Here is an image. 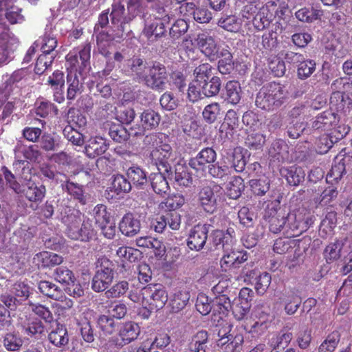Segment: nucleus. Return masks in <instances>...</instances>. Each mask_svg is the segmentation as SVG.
Segmentation results:
<instances>
[{
  "label": "nucleus",
  "mask_w": 352,
  "mask_h": 352,
  "mask_svg": "<svg viewBox=\"0 0 352 352\" xmlns=\"http://www.w3.org/2000/svg\"><path fill=\"white\" fill-rule=\"evenodd\" d=\"M288 92L285 86L275 82L263 86L256 95L255 104L257 107L273 111L279 108L287 98Z\"/></svg>",
  "instance_id": "f257e3e1"
},
{
  "label": "nucleus",
  "mask_w": 352,
  "mask_h": 352,
  "mask_svg": "<svg viewBox=\"0 0 352 352\" xmlns=\"http://www.w3.org/2000/svg\"><path fill=\"white\" fill-rule=\"evenodd\" d=\"M338 123V118L331 111H325L320 113L312 122V128L315 130H320L321 131H331L327 134L331 142L329 144H327V148H330L334 142L343 138L348 133V131L342 132L340 130L336 129ZM343 129L345 131V129Z\"/></svg>",
  "instance_id": "f03ea898"
},
{
  "label": "nucleus",
  "mask_w": 352,
  "mask_h": 352,
  "mask_svg": "<svg viewBox=\"0 0 352 352\" xmlns=\"http://www.w3.org/2000/svg\"><path fill=\"white\" fill-rule=\"evenodd\" d=\"M96 272L91 280V288L96 292L104 291L113 279V264L106 257L98 258Z\"/></svg>",
  "instance_id": "7ed1b4c3"
},
{
  "label": "nucleus",
  "mask_w": 352,
  "mask_h": 352,
  "mask_svg": "<svg viewBox=\"0 0 352 352\" xmlns=\"http://www.w3.org/2000/svg\"><path fill=\"white\" fill-rule=\"evenodd\" d=\"M78 213V217L71 215L72 222L68 225L67 236L72 239L80 240L82 241H89L92 239L96 234V232L94 229L91 221L89 219H84L81 227L79 224L81 222L80 214Z\"/></svg>",
  "instance_id": "20e7f679"
},
{
  "label": "nucleus",
  "mask_w": 352,
  "mask_h": 352,
  "mask_svg": "<svg viewBox=\"0 0 352 352\" xmlns=\"http://www.w3.org/2000/svg\"><path fill=\"white\" fill-rule=\"evenodd\" d=\"M168 82L166 67L160 63H152L142 84L153 90L162 91Z\"/></svg>",
  "instance_id": "39448f33"
},
{
  "label": "nucleus",
  "mask_w": 352,
  "mask_h": 352,
  "mask_svg": "<svg viewBox=\"0 0 352 352\" xmlns=\"http://www.w3.org/2000/svg\"><path fill=\"white\" fill-rule=\"evenodd\" d=\"M142 305L162 308L168 300V294L160 284L148 285L141 289Z\"/></svg>",
  "instance_id": "423d86ee"
},
{
  "label": "nucleus",
  "mask_w": 352,
  "mask_h": 352,
  "mask_svg": "<svg viewBox=\"0 0 352 352\" xmlns=\"http://www.w3.org/2000/svg\"><path fill=\"white\" fill-rule=\"evenodd\" d=\"M195 42L200 52L210 61H214L220 57V52L223 47L210 34L207 33L198 34Z\"/></svg>",
  "instance_id": "0eeeda50"
},
{
  "label": "nucleus",
  "mask_w": 352,
  "mask_h": 352,
  "mask_svg": "<svg viewBox=\"0 0 352 352\" xmlns=\"http://www.w3.org/2000/svg\"><path fill=\"white\" fill-rule=\"evenodd\" d=\"M217 153L215 151L207 147L201 149L196 155L189 161V166L195 170L198 177L206 175L207 168L215 162Z\"/></svg>",
  "instance_id": "6e6552de"
},
{
  "label": "nucleus",
  "mask_w": 352,
  "mask_h": 352,
  "mask_svg": "<svg viewBox=\"0 0 352 352\" xmlns=\"http://www.w3.org/2000/svg\"><path fill=\"white\" fill-rule=\"evenodd\" d=\"M152 162L158 171H165L167 174L171 170L170 162L174 159L171 146L168 144H162L155 148L150 154Z\"/></svg>",
  "instance_id": "1a4fd4ad"
},
{
  "label": "nucleus",
  "mask_w": 352,
  "mask_h": 352,
  "mask_svg": "<svg viewBox=\"0 0 352 352\" xmlns=\"http://www.w3.org/2000/svg\"><path fill=\"white\" fill-rule=\"evenodd\" d=\"M312 223L311 217H306L300 212L288 213L286 235L289 237L297 236L306 231Z\"/></svg>",
  "instance_id": "9d476101"
},
{
  "label": "nucleus",
  "mask_w": 352,
  "mask_h": 352,
  "mask_svg": "<svg viewBox=\"0 0 352 352\" xmlns=\"http://www.w3.org/2000/svg\"><path fill=\"white\" fill-rule=\"evenodd\" d=\"M350 84L347 81L346 78H338L333 81L331 84V88L333 90L337 91V94L331 98V103L333 104V99L336 96L340 98V102L336 104V109L338 112L342 113L344 115H348L352 110V100L347 96L341 95V91H344L346 88L349 87Z\"/></svg>",
  "instance_id": "9b49d317"
},
{
  "label": "nucleus",
  "mask_w": 352,
  "mask_h": 352,
  "mask_svg": "<svg viewBox=\"0 0 352 352\" xmlns=\"http://www.w3.org/2000/svg\"><path fill=\"white\" fill-rule=\"evenodd\" d=\"M222 188L219 185L204 186L198 194V201L200 206L207 212L212 213L217 208V199L221 193Z\"/></svg>",
  "instance_id": "f8f14e48"
},
{
  "label": "nucleus",
  "mask_w": 352,
  "mask_h": 352,
  "mask_svg": "<svg viewBox=\"0 0 352 352\" xmlns=\"http://www.w3.org/2000/svg\"><path fill=\"white\" fill-rule=\"evenodd\" d=\"M78 54L80 63L76 53L70 52L67 54L66 58L68 64V72L74 71L78 74V70L79 69L80 74L82 69L89 66L91 56V45L86 43L79 51Z\"/></svg>",
  "instance_id": "ddd939ff"
},
{
  "label": "nucleus",
  "mask_w": 352,
  "mask_h": 352,
  "mask_svg": "<svg viewBox=\"0 0 352 352\" xmlns=\"http://www.w3.org/2000/svg\"><path fill=\"white\" fill-rule=\"evenodd\" d=\"M173 19V15L166 14L162 18H156L150 23L146 25L143 34L149 42H154L165 34V25L169 23Z\"/></svg>",
  "instance_id": "4468645a"
},
{
  "label": "nucleus",
  "mask_w": 352,
  "mask_h": 352,
  "mask_svg": "<svg viewBox=\"0 0 352 352\" xmlns=\"http://www.w3.org/2000/svg\"><path fill=\"white\" fill-rule=\"evenodd\" d=\"M269 214L270 230L273 233H278L281 231L286 234V227L287 223V214L283 209L271 208L267 212Z\"/></svg>",
  "instance_id": "2eb2a0df"
},
{
  "label": "nucleus",
  "mask_w": 352,
  "mask_h": 352,
  "mask_svg": "<svg viewBox=\"0 0 352 352\" xmlns=\"http://www.w3.org/2000/svg\"><path fill=\"white\" fill-rule=\"evenodd\" d=\"M18 45V38L3 27H0V47L4 60L11 59V55L16 50Z\"/></svg>",
  "instance_id": "dca6fc26"
},
{
  "label": "nucleus",
  "mask_w": 352,
  "mask_h": 352,
  "mask_svg": "<svg viewBox=\"0 0 352 352\" xmlns=\"http://www.w3.org/2000/svg\"><path fill=\"white\" fill-rule=\"evenodd\" d=\"M208 226L207 225L196 226L190 231L187 245L192 250L199 251L206 243L208 238Z\"/></svg>",
  "instance_id": "f3484780"
},
{
  "label": "nucleus",
  "mask_w": 352,
  "mask_h": 352,
  "mask_svg": "<svg viewBox=\"0 0 352 352\" xmlns=\"http://www.w3.org/2000/svg\"><path fill=\"white\" fill-rule=\"evenodd\" d=\"M26 76L27 72L24 69H19L14 72L0 87V100H6L16 88H18L19 84Z\"/></svg>",
  "instance_id": "a211bd4d"
},
{
  "label": "nucleus",
  "mask_w": 352,
  "mask_h": 352,
  "mask_svg": "<svg viewBox=\"0 0 352 352\" xmlns=\"http://www.w3.org/2000/svg\"><path fill=\"white\" fill-rule=\"evenodd\" d=\"M119 229L127 237L137 235L141 229L140 220L131 213L126 214L119 223Z\"/></svg>",
  "instance_id": "6ab92c4d"
},
{
  "label": "nucleus",
  "mask_w": 352,
  "mask_h": 352,
  "mask_svg": "<svg viewBox=\"0 0 352 352\" xmlns=\"http://www.w3.org/2000/svg\"><path fill=\"white\" fill-rule=\"evenodd\" d=\"M152 65L140 58H133L127 60L126 65L129 68L134 79L140 83H142L148 71Z\"/></svg>",
  "instance_id": "aec40b11"
},
{
  "label": "nucleus",
  "mask_w": 352,
  "mask_h": 352,
  "mask_svg": "<svg viewBox=\"0 0 352 352\" xmlns=\"http://www.w3.org/2000/svg\"><path fill=\"white\" fill-rule=\"evenodd\" d=\"M124 7L123 5L116 3L112 6L111 12V23L114 25H118V31L116 36L121 38L125 30V24L131 21V17L124 16Z\"/></svg>",
  "instance_id": "412c9836"
},
{
  "label": "nucleus",
  "mask_w": 352,
  "mask_h": 352,
  "mask_svg": "<svg viewBox=\"0 0 352 352\" xmlns=\"http://www.w3.org/2000/svg\"><path fill=\"white\" fill-rule=\"evenodd\" d=\"M47 83L54 94V100L61 103L64 101L63 86L65 84L64 74L59 71H55L48 77Z\"/></svg>",
  "instance_id": "4be33fe9"
},
{
  "label": "nucleus",
  "mask_w": 352,
  "mask_h": 352,
  "mask_svg": "<svg viewBox=\"0 0 352 352\" xmlns=\"http://www.w3.org/2000/svg\"><path fill=\"white\" fill-rule=\"evenodd\" d=\"M234 231L232 228L227 230L226 232L217 230L212 234V244L217 249L222 248L223 250L229 251L233 245V234Z\"/></svg>",
  "instance_id": "5701e85b"
},
{
  "label": "nucleus",
  "mask_w": 352,
  "mask_h": 352,
  "mask_svg": "<svg viewBox=\"0 0 352 352\" xmlns=\"http://www.w3.org/2000/svg\"><path fill=\"white\" fill-rule=\"evenodd\" d=\"M135 244L141 248L153 249L155 255L162 258L166 252V248L163 243L149 236H140L135 239Z\"/></svg>",
  "instance_id": "b1692460"
},
{
  "label": "nucleus",
  "mask_w": 352,
  "mask_h": 352,
  "mask_svg": "<svg viewBox=\"0 0 352 352\" xmlns=\"http://www.w3.org/2000/svg\"><path fill=\"white\" fill-rule=\"evenodd\" d=\"M140 333L139 325L134 322H127L124 323L120 330L119 336L122 340V344H127L138 338Z\"/></svg>",
  "instance_id": "393cba45"
},
{
  "label": "nucleus",
  "mask_w": 352,
  "mask_h": 352,
  "mask_svg": "<svg viewBox=\"0 0 352 352\" xmlns=\"http://www.w3.org/2000/svg\"><path fill=\"white\" fill-rule=\"evenodd\" d=\"M241 87L238 81H228L225 86L224 100L232 104H237L241 98Z\"/></svg>",
  "instance_id": "a878e982"
},
{
  "label": "nucleus",
  "mask_w": 352,
  "mask_h": 352,
  "mask_svg": "<svg viewBox=\"0 0 352 352\" xmlns=\"http://www.w3.org/2000/svg\"><path fill=\"white\" fill-rule=\"evenodd\" d=\"M108 145L106 140L101 137H96L89 140L88 144L85 146L86 155L91 158L100 155L107 150Z\"/></svg>",
  "instance_id": "bb28decb"
},
{
  "label": "nucleus",
  "mask_w": 352,
  "mask_h": 352,
  "mask_svg": "<svg viewBox=\"0 0 352 352\" xmlns=\"http://www.w3.org/2000/svg\"><path fill=\"white\" fill-rule=\"evenodd\" d=\"M167 172L159 171L152 173L150 177L151 186L155 193L164 195L167 194L170 188L164 174Z\"/></svg>",
  "instance_id": "cd10ccee"
},
{
  "label": "nucleus",
  "mask_w": 352,
  "mask_h": 352,
  "mask_svg": "<svg viewBox=\"0 0 352 352\" xmlns=\"http://www.w3.org/2000/svg\"><path fill=\"white\" fill-rule=\"evenodd\" d=\"M50 342L58 347L65 346L69 342L67 329L62 324H56L48 335Z\"/></svg>",
  "instance_id": "c85d7f7f"
},
{
  "label": "nucleus",
  "mask_w": 352,
  "mask_h": 352,
  "mask_svg": "<svg viewBox=\"0 0 352 352\" xmlns=\"http://www.w3.org/2000/svg\"><path fill=\"white\" fill-rule=\"evenodd\" d=\"M281 176L285 177L287 183L291 186L298 185L305 177V173L300 167L291 166L280 169Z\"/></svg>",
  "instance_id": "c756f323"
},
{
  "label": "nucleus",
  "mask_w": 352,
  "mask_h": 352,
  "mask_svg": "<svg viewBox=\"0 0 352 352\" xmlns=\"http://www.w3.org/2000/svg\"><path fill=\"white\" fill-rule=\"evenodd\" d=\"M214 311L216 309L219 312V315H216L213 313L212 315V323L217 326L221 324L223 320V316H224L226 311L230 308V302L228 298L226 296H221L216 298L215 304L213 305Z\"/></svg>",
  "instance_id": "7c9ffc66"
},
{
  "label": "nucleus",
  "mask_w": 352,
  "mask_h": 352,
  "mask_svg": "<svg viewBox=\"0 0 352 352\" xmlns=\"http://www.w3.org/2000/svg\"><path fill=\"white\" fill-rule=\"evenodd\" d=\"M67 83L68 85L67 90V99L73 100L76 96L81 92L82 84L78 79V74L76 72L70 71L67 72Z\"/></svg>",
  "instance_id": "2f4dec72"
},
{
  "label": "nucleus",
  "mask_w": 352,
  "mask_h": 352,
  "mask_svg": "<svg viewBox=\"0 0 352 352\" xmlns=\"http://www.w3.org/2000/svg\"><path fill=\"white\" fill-rule=\"evenodd\" d=\"M23 192L30 201L41 202L45 197V188L43 185L37 186L34 182H28Z\"/></svg>",
  "instance_id": "473e14b6"
},
{
  "label": "nucleus",
  "mask_w": 352,
  "mask_h": 352,
  "mask_svg": "<svg viewBox=\"0 0 352 352\" xmlns=\"http://www.w3.org/2000/svg\"><path fill=\"white\" fill-rule=\"evenodd\" d=\"M126 175L131 182L138 188H144L147 184L146 173L138 166H132L126 170Z\"/></svg>",
  "instance_id": "72a5a7b5"
},
{
  "label": "nucleus",
  "mask_w": 352,
  "mask_h": 352,
  "mask_svg": "<svg viewBox=\"0 0 352 352\" xmlns=\"http://www.w3.org/2000/svg\"><path fill=\"white\" fill-rule=\"evenodd\" d=\"M38 289L43 295L55 300H61L64 298V294L59 287L50 281H41L38 283Z\"/></svg>",
  "instance_id": "f704fd0d"
},
{
  "label": "nucleus",
  "mask_w": 352,
  "mask_h": 352,
  "mask_svg": "<svg viewBox=\"0 0 352 352\" xmlns=\"http://www.w3.org/2000/svg\"><path fill=\"white\" fill-rule=\"evenodd\" d=\"M219 60L218 62V69L222 74H230L234 68V61L232 55L229 50V47L226 46L221 49L220 52Z\"/></svg>",
  "instance_id": "c9c22d12"
},
{
  "label": "nucleus",
  "mask_w": 352,
  "mask_h": 352,
  "mask_svg": "<svg viewBox=\"0 0 352 352\" xmlns=\"http://www.w3.org/2000/svg\"><path fill=\"white\" fill-rule=\"evenodd\" d=\"M224 254L220 261L221 267L223 271H228L232 266L241 263L247 260L246 255H243L241 258L238 253L232 251L223 250Z\"/></svg>",
  "instance_id": "e433bc0d"
},
{
  "label": "nucleus",
  "mask_w": 352,
  "mask_h": 352,
  "mask_svg": "<svg viewBox=\"0 0 352 352\" xmlns=\"http://www.w3.org/2000/svg\"><path fill=\"white\" fill-rule=\"evenodd\" d=\"M160 114L152 109H146L140 116L141 126L143 129L151 130L156 128L160 122Z\"/></svg>",
  "instance_id": "4c0bfd02"
},
{
  "label": "nucleus",
  "mask_w": 352,
  "mask_h": 352,
  "mask_svg": "<svg viewBox=\"0 0 352 352\" xmlns=\"http://www.w3.org/2000/svg\"><path fill=\"white\" fill-rule=\"evenodd\" d=\"M246 133L245 143L248 148L257 150L263 147L265 142V137L257 129L247 130Z\"/></svg>",
  "instance_id": "58836bf2"
},
{
  "label": "nucleus",
  "mask_w": 352,
  "mask_h": 352,
  "mask_svg": "<svg viewBox=\"0 0 352 352\" xmlns=\"http://www.w3.org/2000/svg\"><path fill=\"white\" fill-rule=\"evenodd\" d=\"M169 174H167L168 176L173 177L175 182L179 186L187 187L192 184L191 176L188 173L186 168L182 164H177L175 166L174 174L171 170Z\"/></svg>",
  "instance_id": "ea45409f"
},
{
  "label": "nucleus",
  "mask_w": 352,
  "mask_h": 352,
  "mask_svg": "<svg viewBox=\"0 0 352 352\" xmlns=\"http://www.w3.org/2000/svg\"><path fill=\"white\" fill-rule=\"evenodd\" d=\"M14 151L15 157L18 158L21 157V153L23 155L25 159L31 161H36L40 157V152L35 145L25 146L22 143L18 142Z\"/></svg>",
  "instance_id": "a19ab883"
},
{
  "label": "nucleus",
  "mask_w": 352,
  "mask_h": 352,
  "mask_svg": "<svg viewBox=\"0 0 352 352\" xmlns=\"http://www.w3.org/2000/svg\"><path fill=\"white\" fill-rule=\"evenodd\" d=\"M54 278L65 287L75 280V276L72 270L65 266L56 267L54 271Z\"/></svg>",
  "instance_id": "79ce46f5"
},
{
  "label": "nucleus",
  "mask_w": 352,
  "mask_h": 352,
  "mask_svg": "<svg viewBox=\"0 0 352 352\" xmlns=\"http://www.w3.org/2000/svg\"><path fill=\"white\" fill-rule=\"evenodd\" d=\"M295 15L299 21L310 23L320 19L323 15V11L315 8H303L298 10Z\"/></svg>",
  "instance_id": "37998d69"
},
{
  "label": "nucleus",
  "mask_w": 352,
  "mask_h": 352,
  "mask_svg": "<svg viewBox=\"0 0 352 352\" xmlns=\"http://www.w3.org/2000/svg\"><path fill=\"white\" fill-rule=\"evenodd\" d=\"M23 343V338L18 333H7L3 339V345L8 351H19Z\"/></svg>",
  "instance_id": "c03bdc74"
},
{
  "label": "nucleus",
  "mask_w": 352,
  "mask_h": 352,
  "mask_svg": "<svg viewBox=\"0 0 352 352\" xmlns=\"http://www.w3.org/2000/svg\"><path fill=\"white\" fill-rule=\"evenodd\" d=\"M243 187V179L241 177H234L226 186V194L230 199H236L240 197Z\"/></svg>",
  "instance_id": "a18cd8bd"
},
{
  "label": "nucleus",
  "mask_w": 352,
  "mask_h": 352,
  "mask_svg": "<svg viewBox=\"0 0 352 352\" xmlns=\"http://www.w3.org/2000/svg\"><path fill=\"white\" fill-rule=\"evenodd\" d=\"M270 181L268 177L263 176L259 179H254L250 181V186L254 194L262 196L270 189Z\"/></svg>",
  "instance_id": "49530a36"
},
{
  "label": "nucleus",
  "mask_w": 352,
  "mask_h": 352,
  "mask_svg": "<svg viewBox=\"0 0 352 352\" xmlns=\"http://www.w3.org/2000/svg\"><path fill=\"white\" fill-rule=\"evenodd\" d=\"M292 339L290 332L283 333L281 335L272 338L270 340V346L273 348L272 352H279L287 346Z\"/></svg>",
  "instance_id": "de8ad7c7"
},
{
  "label": "nucleus",
  "mask_w": 352,
  "mask_h": 352,
  "mask_svg": "<svg viewBox=\"0 0 352 352\" xmlns=\"http://www.w3.org/2000/svg\"><path fill=\"white\" fill-rule=\"evenodd\" d=\"M340 335L338 331H333L327 336L318 348V352H333L338 346Z\"/></svg>",
  "instance_id": "09e8293b"
},
{
  "label": "nucleus",
  "mask_w": 352,
  "mask_h": 352,
  "mask_svg": "<svg viewBox=\"0 0 352 352\" xmlns=\"http://www.w3.org/2000/svg\"><path fill=\"white\" fill-rule=\"evenodd\" d=\"M190 298V294L186 291L176 292L170 300L172 309L177 312L185 307Z\"/></svg>",
  "instance_id": "8fccbe9b"
},
{
  "label": "nucleus",
  "mask_w": 352,
  "mask_h": 352,
  "mask_svg": "<svg viewBox=\"0 0 352 352\" xmlns=\"http://www.w3.org/2000/svg\"><path fill=\"white\" fill-rule=\"evenodd\" d=\"M221 88V80L219 77L214 76L210 81L201 84L203 95L206 97H211L217 95Z\"/></svg>",
  "instance_id": "3c124183"
},
{
  "label": "nucleus",
  "mask_w": 352,
  "mask_h": 352,
  "mask_svg": "<svg viewBox=\"0 0 352 352\" xmlns=\"http://www.w3.org/2000/svg\"><path fill=\"white\" fill-rule=\"evenodd\" d=\"M238 124L239 118L236 112L234 110H229L226 115L224 122L221 126V131L223 132L225 129H227L228 131L226 132V135H231Z\"/></svg>",
  "instance_id": "603ef678"
},
{
  "label": "nucleus",
  "mask_w": 352,
  "mask_h": 352,
  "mask_svg": "<svg viewBox=\"0 0 352 352\" xmlns=\"http://www.w3.org/2000/svg\"><path fill=\"white\" fill-rule=\"evenodd\" d=\"M202 115L206 122L209 124L214 122L221 115L220 104L217 102H213L206 105Z\"/></svg>",
  "instance_id": "864d4df0"
},
{
  "label": "nucleus",
  "mask_w": 352,
  "mask_h": 352,
  "mask_svg": "<svg viewBox=\"0 0 352 352\" xmlns=\"http://www.w3.org/2000/svg\"><path fill=\"white\" fill-rule=\"evenodd\" d=\"M131 188V183L123 175H115L111 183V190L117 194L128 192Z\"/></svg>",
  "instance_id": "5fc2aeb1"
},
{
  "label": "nucleus",
  "mask_w": 352,
  "mask_h": 352,
  "mask_svg": "<svg viewBox=\"0 0 352 352\" xmlns=\"http://www.w3.org/2000/svg\"><path fill=\"white\" fill-rule=\"evenodd\" d=\"M270 155L278 162H283L287 158V145L283 141L274 142L270 148Z\"/></svg>",
  "instance_id": "6e6d98bb"
},
{
  "label": "nucleus",
  "mask_w": 352,
  "mask_h": 352,
  "mask_svg": "<svg viewBox=\"0 0 352 352\" xmlns=\"http://www.w3.org/2000/svg\"><path fill=\"white\" fill-rule=\"evenodd\" d=\"M63 188L80 204L83 205L86 204V195L84 194L82 186L72 182H67Z\"/></svg>",
  "instance_id": "4d7b16f0"
},
{
  "label": "nucleus",
  "mask_w": 352,
  "mask_h": 352,
  "mask_svg": "<svg viewBox=\"0 0 352 352\" xmlns=\"http://www.w3.org/2000/svg\"><path fill=\"white\" fill-rule=\"evenodd\" d=\"M24 333L29 336L40 335L44 332L45 327L41 320L36 318L29 320L23 325Z\"/></svg>",
  "instance_id": "13d9d810"
},
{
  "label": "nucleus",
  "mask_w": 352,
  "mask_h": 352,
  "mask_svg": "<svg viewBox=\"0 0 352 352\" xmlns=\"http://www.w3.org/2000/svg\"><path fill=\"white\" fill-rule=\"evenodd\" d=\"M285 311L288 315L294 314L301 304L300 297L294 292L288 293L285 300Z\"/></svg>",
  "instance_id": "bf43d9fd"
},
{
  "label": "nucleus",
  "mask_w": 352,
  "mask_h": 352,
  "mask_svg": "<svg viewBox=\"0 0 352 352\" xmlns=\"http://www.w3.org/2000/svg\"><path fill=\"white\" fill-rule=\"evenodd\" d=\"M218 25L230 32H237L241 28V23L234 15L222 16L219 20Z\"/></svg>",
  "instance_id": "052dcab7"
},
{
  "label": "nucleus",
  "mask_w": 352,
  "mask_h": 352,
  "mask_svg": "<svg viewBox=\"0 0 352 352\" xmlns=\"http://www.w3.org/2000/svg\"><path fill=\"white\" fill-rule=\"evenodd\" d=\"M211 65L208 63H204L197 67L194 70L195 79L192 81L201 85L208 80L211 76Z\"/></svg>",
  "instance_id": "680f3d73"
},
{
  "label": "nucleus",
  "mask_w": 352,
  "mask_h": 352,
  "mask_svg": "<svg viewBox=\"0 0 352 352\" xmlns=\"http://www.w3.org/2000/svg\"><path fill=\"white\" fill-rule=\"evenodd\" d=\"M115 38L108 33L104 32H99L96 36V43L98 50L101 54L104 56H108L109 52L107 47L109 46L110 42Z\"/></svg>",
  "instance_id": "e2e57ef3"
},
{
  "label": "nucleus",
  "mask_w": 352,
  "mask_h": 352,
  "mask_svg": "<svg viewBox=\"0 0 352 352\" xmlns=\"http://www.w3.org/2000/svg\"><path fill=\"white\" fill-rule=\"evenodd\" d=\"M63 134L64 136L74 145L81 146L84 144L82 135L71 124L64 128Z\"/></svg>",
  "instance_id": "0e129e2a"
},
{
  "label": "nucleus",
  "mask_w": 352,
  "mask_h": 352,
  "mask_svg": "<svg viewBox=\"0 0 352 352\" xmlns=\"http://www.w3.org/2000/svg\"><path fill=\"white\" fill-rule=\"evenodd\" d=\"M342 245L343 243L341 241H336L326 247L324 254L327 262L330 263L340 257Z\"/></svg>",
  "instance_id": "69168bd1"
},
{
  "label": "nucleus",
  "mask_w": 352,
  "mask_h": 352,
  "mask_svg": "<svg viewBox=\"0 0 352 352\" xmlns=\"http://www.w3.org/2000/svg\"><path fill=\"white\" fill-rule=\"evenodd\" d=\"M266 12L265 8H261L253 19V24L258 30H263L270 23L272 14H266Z\"/></svg>",
  "instance_id": "338daca9"
},
{
  "label": "nucleus",
  "mask_w": 352,
  "mask_h": 352,
  "mask_svg": "<svg viewBox=\"0 0 352 352\" xmlns=\"http://www.w3.org/2000/svg\"><path fill=\"white\" fill-rule=\"evenodd\" d=\"M316 69V63L311 60H303L300 62L298 67V76L301 79L310 76Z\"/></svg>",
  "instance_id": "774afa93"
}]
</instances>
